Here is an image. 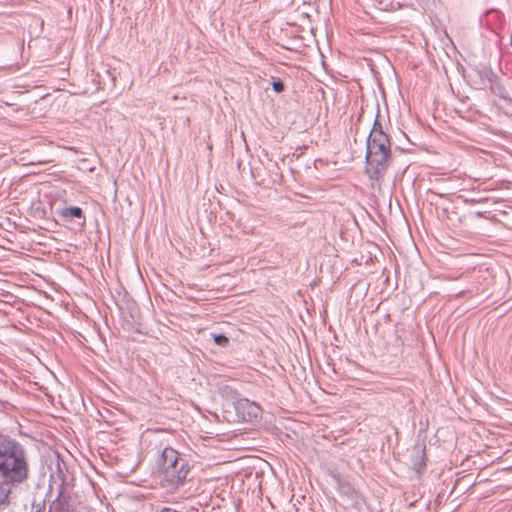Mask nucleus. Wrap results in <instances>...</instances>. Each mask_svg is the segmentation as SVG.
<instances>
[{"instance_id": "4468645a", "label": "nucleus", "mask_w": 512, "mask_h": 512, "mask_svg": "<svg viewBox=\"0 0 512 512\" xmlns=\"http://www.w3.org/2000/svg\"><path fill=\"white\" fill-rule=\"evenodd\" d=\"M363 112H364V111H363V109H362V110H361V113L359 114L358 121H360V119H361V117H362V115H363Z\"/></svg>"}, {"instance_id": "f8f14e48", "label": "nucleus", "mask_w": 512, "mask_h": 512, "mask_svg": "<svg viewBox=\"0 0 512 512\" xmlns=\"http://www.w3.org/2000/svg\"><path fill=\"white\" fill-rule=\"evenodd\" d=\"M378 118H379V106L377 105V113H376V117H375L373 127H372L370 133H373L374 131L375 132H378V131L384 132L382 124L379 122Z\"/></svg>"}, {"instance_id": "9d476101", "label": "nucleus", "mask_w": 512, "mask_h": 512, "mask_svg": "<svg viewBox=\"0 0 512 512\" xmlns=\"http://www.w3.org/2000/svg\"><path fill=\"white\" fill-rule=\"evenodd\" d=\"M215 344L221 347H226L229 343L228 338L224 334H212Z\"/></svg>"}, {"instance_id": "f03ea898", "label": "nucleus", "mask_w": 512, "mask_h": 512, "mask_svg": "<svg viewBox=\"0 0 512 512\" xmlns=\"http://www.w3.org/2000/svg\"><path fill=\"white\" fill-rule=\"evenodd\" d=\"M390 139L385 132L369 133L366 147V171L369 178L378 180L388 167L390 159Z\"/></svg>"}, {"instance_id": "9b49d317", "label": "nucleus", "mask_w": 512, "mask_h": 512, "mask_svg": "<svg viewBox=\"0 0 512 512\" xmlns=\"http://www.w3.org/2000/svg\"><path fill=\"white\" fill-rule=\"evenodd\" d=\"M272 89L276 92V93H281L284 91L285 89V85L284 83L279 79V78H274L272 77Z\"/></svg>"}, {"instance_id": "f257e3e1", "label": "nucleus", "mask_w": 512, "mask_h": 512, "mask_svg": "<svg viewBox=\"0 0 512 512\" xmlns=\"http://www.w3.org/2000/svg\"><path fill=\"white\" fill-rule=\"evenodd\" d=\"M29 476V464L24 446L9 437H0V483L18 487Z\"/></svg>"}, {"instance_id": "6e6552de", "label": "nucleus", "mask_w": 512, "mask_h": 512, "mask_svg": "<svg viewBox=\"0 0 512 512\" xmlns=\"http://www.w3.org/2000/svg\"><path fill=\"white\" fill-rule=\"evenodd\" d=\"M59 215L64 221H71L74 218H79L83 219V223L85 222V216L80 207H65L59 212Z\"/></svg>"}, {"instance_id": "ddd939ff", "label": "nucleus", "mask_w": 512, "mask_h": 512, "mask_svg": "<svg viewBox=\"0 0 512 512\" xmlns=\"http://www.w3.org/2000/svg\"><path fill=\"white\" fill-rule=\"evenodd\" d=\"M341 492L348 496L350 499H354L355 497V491L350 485H341L340 486Z\"/></svg>"}, {"instance_id": "20e7f679", "label": "nucleus", "mask_w": 512, "mask_h": 512, "mask_svg": "<svg viewBox=\"0 0 512 512\" xmlns=\"http://www.w3.org/2000/svg\"><path fill=\"white\" fill-rule=\"evenodd\" d=\"M235 410L237 414L247 422L258 419L261 416V408L254 402L248 399H238L235 402Z\"/></svg>"}, {"instance_id": "423d86ee", "label": "nucleus", "mask_w": 512, "mask_h": 512, "mask_svg": "<svg viewBox=\"0 0 512 512\" xmlns=\"http://www.w3.org/2000/svg\"><path fill=\"white\" fill-rule=\"evenodd\" d=\"M411 464L417 473H421L426 467V446L423 443H416L411 450Z\"/></svg>"}, {"instance_id": "1a4fd4ad", "label": "nucleus", "mask_w": 512, "mask_h": 512, "mask_svg": "<svg viewBox=\"0 0 512 512\" xmlns=\"http://www.w3.org/2000/svg\"><path fill=\"white\" fill-rule=\"evenodd\" d=\"M13 488L9 483H0V511L8 507Z\"/></svg>"}, {"instance_id": "0eeeda50", "label": "nucleus", "mask_w": 512, "mask_h": 512, "mask_svg": "<svg viewBox=\"0 0 512 512\" xmlns=\"http://www.w3.org/2000/svg\"><path fill=\"white\" fill-rule=\"evenodd\" d=\"M63 484L64 481L59 486L57 497L49 505L48 512H72L68 499L63 496Z\"/></svg>"}, {"instance_id": "39448f33", "label": "nucleus", "mask_w": 512, "mask_h": 512, "mask_svg": "<svg viewBox=\"0 0 512 512\" xmlns=\"http://www.w3.org/2000/svg\"><path fill=\"white\" fill-rule=\"evenodd\" d=\"M181 462L187 461L184 458H181L180 454L175 449L171 447L164 448L158 461L160 474L172 469L178 464L180 465Z\"/></svg>"}, {"instance_id": "7ed1b4c3", "label": "nucleus", "mask_w": 512, "mask_h": 512, "mask_svg": "<svg viewBox=\"0 0 512 512\" xmlns=\"http://www.w3.org/2000/svg\"><path fill=\"white\" fill-rule=\"evenodd\" d=\"M188 472V462H181L180 465L161 473V484L167 490L174 491L184 484Z\"/></svg>"}, {"instance_id": "2eb2a0df", "label": "nucleus", "mask_w": 512, "mask_h": 512, "mask_svg": "<svg viewBox=\"0 0 512 512\" xmlns=\"http://www.w3.org/2000/svg\"><path fill=\"white\" fill-rule=\"evenodd\" d=\"M36 512H41V508H38V509L36 510Z\"/></svg>"}]
</instances>
